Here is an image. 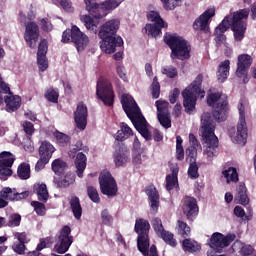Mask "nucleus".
I'll list each match as a JSON object with an SVG mask.
<instances>
[{"instance_id":"f257e3e1","label":"nucleus","mask_w":256,"mask_h":256,"mask_svg":"<svg viewBox=\"0 0 256 256\" xmlns=\"http://www.w3.org/2000/svg\"><path fill=\"white\" fill-rule=\"evenodd\" d=\"M249 18V9L244 8L233 13L232 16H226L222 22L215 28L214 41L217 50L223 45H227V36L225 32L231 27L234 33L235 41H243L245 31H247V19Z\"/></svg>"},{"instance_id":"f03ea898","label":"nucleus","mask_w":256,"mask_h":256,"mask_svg":"<svg viewBox=\"0 0 256 256\" xmlns=\"http://www.w3.org/2000/svg\"><path fill=\"white\" fill-rule=\"evenodd\" d=\"M123 1L124 0H105L99 4L97 0H84L86 10L90 16L83 15L80 19L88 31L97 33V23H99V19L107 17V15H109L111 11H115ZM95 19L97 22H95Z\"/></svg>"},{"instance_id":"7ed1b4c3","label":"nucleus","mask_w":256,"mask_h":256,"mask_svg":"<svg viewBox=\"0 0 256 256\" xmlns=\"http://www.w3.org/2000/svg\"><path fill=\"white\" fill-rule=\"evenodd\" d=\"M121 105L124 113H126L128 119H130L134 128L140 135L144 137L146 141H151V132L149 131V123L145 116L141 113V108L137 105V102L131 96H122Z\"/></svg>"},{"instance_id":"20e7f679","label":"nucleus","mask_w":256,"mask_h":256,"mask_svg":"<svg viewBox=\"0 0 256 256\" xmlns=\"http://www.w3.org/2000/svg\"><path fill=\"white\" fill-rule=\"evenodd\" d=\"M119 25L121 22L113 19L104 23L98 32V37L101 39L100 49L106 55H113L117 51V47H123V38L117 35Z\"/></svg>"},{"instance_id":"39448f33","label":"nucleus","mask_w":256,"mask_h":256,"mask_svg":"<svg viewBox=\"0 0 256 256\" xmlns=\"http://www.w3.org/2000/svg\"><path fill=\"white\" fill-rule=\"evenodd\" d=\"M215 127H217V124L211 117V113L204 112L201 116L200 133L206 145L204 155H206L208 161H213V158L217 155V149H219V138L215 135Z\"/></svg>"},{"instance_id":"423d86ee","label":"nucleus","mask_w":256,"mask_h":256,"mask_svg":"<svg viewBox=\"0 0 256 256\" xmlns=\"http://www.w3.org/2000/svg\"><path fill=\"white\" fill-rule=\"evenodd\" d=\"M164 42L171 50V59H178L179 61H187L191 57V44L185 38L177 34L164 35Z\"/></svg>"},{"instance_id":"0eeeda50","label":"nucleus","mask_w":256,"mask_h":256,"mask_svg":"<svg viewBox=\"0 0 256 256\" xmlns=\"http://www.w3.org/2000/svg\"><path fill=\"white\" fill-rule=\"evenodd\" d=\"M206 101L208 107H212V117L217 123L227 121V117H229V99L227 96L219 92L210 93Z\"/></svg>"},{"instance_id":"6e6552de","label":"nucleus","mask_w":256,"mask_h":256,"mask_svg":"<svg viewBox=\"0 0 256 256\" xmlns=\"http://www.w3.org/2000/svg\"><path fill=\"white\" fill-rule=\"evenodd\" d=\"M203 85V74H198L191 85L182 92L183 105L186 113L191 114L197 105V97L203 99L205 90L201 89Z\"/></svg>"},{"instance_id":"1a4fd4ad","label":"nucleus","mask_w":256,"mask_h":256,"mask_svg":"<svg viewBox=\"0 0 256 256\" xmlns=\"http://www.w3.org/2000/svg\"><path fill=\"white\" fill-rule=\"evenodd\" d=\"M151 230V224L149 221L138 218L136 219L134 231L137 233V248L143 256H149V246H150V239H149V231Z\"/></svg>"},{"instance_id":"9d476101","label":"nucleus","mask_w":256,"mask_h":256,"mask_svg":"<svg viewBox=\"0 0 256 256\" xmlns=\"http://www.w3.org/2000/svg\"><path fill=\"white\" fill-rule=\"evenodd\" d=\"M96 95L106 107H113L115 103V92L113 91V84L109 79L101 76L96 85Z\"/></svg>"},{"instance_id":"9b49d317","label":"nucleus","mask_w":256,"mask_h":256,"mask_svg":"<svg viewBox=\"0 0 256 256\" xmlns=\"http://www.w3.org/2000/svg\"><path fill=\"white\" fill-rule=\"evenodd\" d=\"M147 19L153 23L146 24L144 27L145 33L148 35V37H160V35L163 34L162 29H167V27H169V24L163 20L161 14H159L157 11H150L147 14Z\"/></svg>"},{"instance_id":"f8f14e48","label":"nucleus","mask_w":256,"mask_h":256,"mask_svg":"<svg viewBox=\"0 0 256 256\" xmlns=\"http://www.w3.org/2000/svg\"><path fill=\"white\" fill-rule=\"evenodd\" d=\"M238 111L239 121L237 123V132L236 135H230V137L233 143H237V145H245L247 143L248 129L247 121L245 120V105L243 102H239Z\"/></svg>"},{"instance_id":"ddd939ff","label":"nucleus","mask_w":256,"mask_h":256,"mask_svg":"<svg viewBox=\"0 0 256 256\" xmlns=\"http://www.w3.org/2000/svg\"><path fill=\"white\" fill-rule=\"evenodd\" d=\"M237 236L235 234H227L226 236L215 232L209 239L208 245L216 253H222L225 247H229L235 241Z\"/></svg>"},{"instance_id":"4468645a","label":"nucleus","mask_w":256,"mask_h":256,"mask_svg":"<svg viewBox=\"0 0 256 256\" xmlns=\"http://www.w3.org/2000/svg\"><path fill=\"white\" fill-rule=\"evenodd\" d=\"M99 185L102 195H107V197H115V195H117V182L109 171L101 172Z\"/></svg>"},{"instance_id":"2eb2a0df","label":"nucleus","mask_w":256,"mask_h":256,"mask_svg":"<svg viewBox=\"0 0 256 256\" xmlns=\"http://www.w3.org/2000/svg\"><path fill=\"white\" fill-rule=\"evenodd\" d=\"M253 63V58L248 54H241L238 56L236 76L240 79L243 78V83H249V69H251V64Z\"/></svg>"},{"instance_id":"dca6fc26","label":"nucleus","mask_w":256,"mask_h":256,"mask_svg":"<svg viewBox=\"0 0 256 256\" xmlns=\"http://www.w3.org/2000/svg\"><path fill=\"white\" fill-rule=\"evenodd\" d=\"M13 163H15V155L11 152L3 151L0 153V177L6 179L13 175Z\"/></svg>"},{"instance_id":"f3484780","label":"nucleus","mask_w":256,"mask_h":256,"mask_svg":"<svg viewBox=\"0 0 256 256\" xmlns=\"http://www.w3.org/2000/svg\"><path fill=\"white\" fill-rule=\"evenodd\" d=\"M59 245L56 247L57 253L63 255L69 251V247L73 245V236H71V227L65 225L60 230V235L58 237Z\"/></svg>"},{"instance_id":"a211bd4d","label":"nucleus","mask_w":256,"mask_h":256,"mask_svg":"<svg viewBox=\"0 0 256 256\" xmlns=\"http://www.w3.org/2000/svg\"><path fill=\"white\" fill-rule=\"evenodd\" d=\"M212 17H215V8H209L204 11L193 23V29L195 31H202L203 33H209V21Z\"/></svg>"},{"instance_id":"6ab92c4d","label":"nucleus","mask_w":256,"mask_h":256,"mask_svg":"<svg viewBox=\"0 0 256 256\" xmlns=\"http://www.w3.org/2000/svg\"><path fill=\"white\" fill-rule=\"evenodd\" d=\"M24 40L30 49L37 47V41H39V26L35 22H29L26 25Z\"/></svg>"},{"instance_id":"aec40b11","label":"nucleus","mask_w":256,"mask_h":256,"mask_svg":"<svg viewBox=\"0 0 256 256\" xmlns=\"http://www.w3.org/2000/svg\"><path fill=\"white\" fill-rule=\"evenodd\" d=\"M87 117H89L87 105H85L83 102H80L77 105L76 111H74V121L76 123L77 129H80V131H85L87 128Z\"/></svg>"},{"instance_id":"412c9836","label":"nucleus","mask_w":256,"mask_h":256,"mask_svg":"<svg viewBox=\"0 0 256 256\" xmlns=\"http://www.w3.org/2000/svg\"><path fill=\"white\" fill-rule=\"evenodd\" d=\"M182 211L189 221H193V218L197 217L199 213L197 199L191 196H186L183 201Z\"/></svg>"},{"instance_id":"4be33fe9","label":"nucleus","mask_w":256,"mask_h":256,"mask_svg":"<svg viewBox=\"0 0 256 256\" xmlns=\"http://www.w3.org/2000/svg\"><path fill=\"white\" fill-rule=\"evenodd\" d=\"M72 43H74L77 51H83L89 45V37L81 32L77 25L72 26Z\"/></svg>"},{"instance_id":"5701e85b","label":"nucleus","mask_w":256,"mask_h":256,"mask_svg":"<svg viewBox=\"0 0 256 256\" xmlns=\"http://www.w3.org/2000/svg\"><path fill=\"white\" fill-rule=\"evenodd\" d=\"M49 46L47 45V40L42 39L38 46L37 52V63L40 71H46L49 67V62L47 61V51Z\"/></svg>"},{"instance_id":"b1692460","label":"nucleus","mask_w":256,"mask_h":256,"mask_svg":"<svg viewBox=\"0 0 256 256\" xmlns=\"http://www.w3.org/2000/svg\"><path fill=\"white\" fill-rule=\"evenodd\" d=\"M131 152L127 149L125 144L119 146L118 150L114 153V163L116 167H124L131 161Z\"/></svg>"},{"instance_id":"393cba45","label":"nucleus","mask_w":256,"mask_h":256,"mask_svg":"<svg viewBox=\"0 0 256 256\" xmlns=\"http://www.w3.org/2000/svg\"><path fill=\"white\" fill-rule=\"evenodd\" d=\"M145 193L148 197V201L150 202V209L157 213L159 211V204H160V196L159 191L155 185L150 184L145 188Z\"/></svg>"},{"instance_id":"a878e982","label":"nucleus","mask_w":256,"mask_h":256,"mask_svg":"<svg viewBox=\"0 0 256 256\" xmlns=\"http://www.w3.org/2000/svg\"><path fill=\"white\" fill-rule=\"evenodd\" d=\"M171 174L166 176V190L171 192L173 189H179V166L170 164Z\"/></svg>"},{"instance_id":"bb28decb","label":"nucleus","mask_w":256,"mask_h":256,"mask_svg":"<svg viewBox=\"0 0 256 256\" xmlns=\"http://www.w3.org/2000/svg\"><path fill=\"white\" fill-rule=\"evenodd\" d=\"M4 103L7 113H15L21 107V97L11 93L10 96L4 97Z\"/></svg>"},{"instance_id":"cd10ccee","label":"nucleus","mask_w":256,"mask_h":256,"mask_svg":"<svg viewBox=\"0 0 256 256\" xmlns=\"http://www.w3.org/2000/svg\"><path fill=\"white\" fill-rule=\"evenodd\" d=\"M74 165L76 167V174L81 179L85 169H87V155L83 152H78L74 160Z\"/></svg>"},{"instance_id":"c85d7f7f","label":"nucleus","mask_w":256,"mask_h":256,"mask_svg":"<svg viewBox=\"0 0 256 256\" xmlns=\"http://www.w3.org/2000/svg\"><path fill=\"white\" fill-rule=\"evenodd\" d=\"M235 201L239 205H249V195H247V186H245V183H241L236 188Z\"/></svg>"},{"instance_id":"c756f323","label":"nucleus","mask_w":256,"mask_h":256,"mask_svg":"<svg viewBox=\"0 0 256 256\" xmlns=\"http://www.w3.org/2000/svg\"><path fill=\"white\" fill-rule=\"evenodd\" d=\"M38 153L40 158L51 161V157L55 153V147L50 142L44 141L41 143Z\"/></svg>"},{"instance_id":"7c9ffc66","label":"nucleus","mask_w":256,"mask_h":256,"mask_svg":"<svg viewBox=\"0 0 256 256\" xmlns=\"http://www.w3.org/2000/svg\"><path fill=\"white\" fill-rule=\"evenodd\" d=\"M231 61L224 60L218 66L217 79L219 83H225L229 77V70L231 69Z\"/></svg>"},{"instance_id":"2f4dec72","label":"nucleus","mask_w":256,"mask_h":256,"mask_svg":"<svg viewBox=\"0 0 256 256\" xmlns=\"http://www.w3.org/2000/svg\"><path fill=\"white\" fill-rule=\"evenodd\" d=\"M120 130L117 131L116 141H125V139H129V137H133V129L127 125V123L122 122L120 124Z\"/></svg>"},{"instance_id":"473e14b6","label":"nucleus","mask_w":256,"mask_h":256,"mask_svg":"<svg viewBox=\"0 0 256 256\" xmlns=\"http://www.w3.org/2000/svg\"><path fill=\"white\" fill-rule=\"evenodd\" d=\"M70 207L75 219H81V215H83V208L81 207V201L79 197L74 196L70 200Z\"/></svg>"},{"instance_id":"72a5a7b5","label":"nucleus","mask_w":256,"mask_h":256,"mask_svg":"<svg viewBox=\"0 0 256 256\" xmlns=\"http://www.w3.org/2000/svg\"><path fill=\"white\" fill-rule=\"evenodd\" d=\"M34 192L38 196V199L43 203H47L49 199V191H47L46 184H38L34 186Z\"/></svg>"},{"instance_id":"f704fd0d","label":"nucleus","mask_w":256,"mask_h":256,"mask_svg":"<svg viewBox=\"0 0 256 256\" xmlns=\"http://www.w3.org/2000/svg\"><path fill=\"white\" fill-rule=\"evenodd\" d=\"M222 175L226 179V183H237L239 181V173H237V168L229 167L227 170L222 171Z\"/></svg>"},{"instance_id":"c9c22d12","label":"nucleus","mask_w":256,"mask_h":256,"mask_svg":"<svg viewBox=\"0 0 256 256\" xmlns=\"http://www.w3.org/2000/svg\"><path fill=\"white\" fill-rule=\"evenodd\" d=\"M182 247L184 251H188L189 253H197V251L201 250V246L196 241H192L189 238L183 240Z\"/></svg>"},{"instance_id":"e433bc0d","label":"nucleus","mask_w":256,"mask_h":256,"mask_svg":"<svg viewBox=\"0 0 256 256\" xmlns=\"http://www.w3.org/2000/svg\"><path fill=\"white\" fill-rule=\"evenodd\" d=\"M17 175L23 181L29 179L31 177V166L27 163L20 164L17 169Z\"/></svg>"},{"instance_id":"4c0bfd02","label":"nucleus","mask_w":256,"mask_h":256,"mask_svg":"<svg viewBox=\"0 0 256 256\" xmlns=\"http://www.w3.org/2000/svg\"><path fill=\"white\" fill-rule=\"evenodd\" d=\"M53 136L55 137L58 145H60V147H66V145H69V143H71V136L67 135L63 132H59L58 130H56L53 133Z\"/></svg>"},{"instance_id":"58836bf2","label":"nucleus","mask_w":256,"mask_h":256,"mask_svg":"<svg viewBox=\"0 0 256 256\" xmlns=\"http://www.w3.org/2000/svg\"><path fill=\"white\" fill-rule=\"evenodd\" d=\"M0 197L7 201H15L17 199V189L11 187H4L0 191Z\"/></svg>"},{"instance_id":"ea45409f","label":"nucleus","mask_w":256,"mask_h":256,"mask_svg":"<svg viewBox=\"0 0 256 256\" xmlns=\"http://www.w3.org/2000/svg\"><path fill=\"white\" fill-rule=\"evenodd\" d=\"M177 232H178V235L183 237V239H187V237H189V235H191V227H189V225H187V223H185L184 221L178 220L177 221Z\"/></svg>"},{"instance_id":"a19ab883","label":"nucleus","mask_w":256,"mask_h":256,"mask_svg":"<svg viewBox=\"0 0 256 256\" xmlns=\"http://www.w3.org/2000/svg\"><path fill=\"white\" fill-rule=\"evenodd\" d=\"M21 214L19 213H12L8 216V222H7V227L15 228L19 227L21 225Z\"/></svg>"},{"instance_id":"79ce46f5","label":"nucleus","mask_w":256,"mask_h":256,"mask_svg":"<svg viewBox=\"0 0 256 256\" xmlns=\"http://www.w3.org/2000/svg\"><path fill=\"white\" fill-rule=\"evenodd\" d=\"M151 94L153 99H159L161 95V84L159 83V78H157V76L153 78L151 84Z\"/></svg>"},{"instance_id":"37998d69","label":"nucleus","mask_w":256,"mask_h":256,"mask_svg":"<svg viewBox=\"0 0 256 256\" xmlns=\"http://www.w3.org/2000/svg\"><path fill=\"white\" fill-rule=\"evenodd\" d=\"M44 97L50 103H58L59 102V91L54 88H49L48 90H46Z\"/></svg>"},{"instance_id":"c03bdc74","label":"nucleus","mask_w":256,"mask_h":256,"mask_svg":"<svg viewBox=\"0 0 256 256\" xmlns=\"http://www.w3.org/2000/svg\"><path fill=\"white\" fill-rule=\"evenodd\" d=\"M157 117L160 125H162L164 129L171 128V114L169 112L164 114H157Z\"/></svg>"},{"instance_id":"a18cd8bd","label":"nucleus","mask_w":256,"mask_h":256,"mask_svg":"<svg viewBox=\"0 0 256 256\" xmlns=\"http://www.w3.org/2000/svg\"><path fill=\"white\" fill-rule=\"evenodd\" d=\"M66 168L67 162L61 159H56L52 162V171H54V173L56 174L63 173V171H65Z\"/></svg>"},{"instance_id":"49530a36","label":"nucleus","mask_w":256,"mask_h":256,"mask_svg":"<svg viewBox=\"0 0 256 256\" xmlns=\"http://www.w3.org/2000/svg\"><path fill=\"white\" fill-rule=\"evenodd\" d=\"M161 73L162 75H166L168 79H175V77L179 75V72L175 66H164L161 69Z\"/></svg>"},{"instance_id":"de8ad7c7","label":"nucleus","mask_w":256,"mask_h":256,"mask_svg":"<svg viewBox=\"0 0 256 256\" xmlns=\"http://www.w3.org/2000/svg\"><path fill=\"white\" fill-rule=\"evenodd\" d=\"M87 195L93 203H101V198L99 197V191H97V188L88 186Z\"/></svg>"},{"instance_id":"09e8293b","label":"nucleus","mask_w":256,"mask_h":256,"mask_svg":"<svg viewBox=\"0 0 256 256\" xmlns=\"http://www.w3.org/2000/svg\"><path fill=\"white\" fill-rule=\"evenodd\" d=\"M11 95V88L9 84L3 81V77L0 76V105H3V95Z\"/></svg>"},{"instance_id":"8fccbe9b","label":"nucleus","mask_w":256,"mask_h":256,"mask_svg":"<svg viewBox=\"0 0 256 256\" xmlns=\"http://www.w3.org/2000/svg\"><path fill=\"white\" fill-rule=\"evenodd\" d=\"M157 115L169 113V102L165 100H157L156 102Z\"/></svg>"},{"instance_id":"3c124183","label":"nucleus","mask_w":256,"mask_h":256,"mask_svg":"<svg viewBox=\"0 0 256 256\" xmlns=\"http://www.w3.org/2000/svg\"><path fill=\"white\" fill-rule=\"evenodd\" d=\"M186 161H189V163L197 161V148L195 146H190L186 149Z\"/></svg>"},{"instance_id":"603ef678","label":"nucleus","mask_w":256,"mask_h":256,"mask_svg":"<svg viewBox=\"0 0 256 256\" xmlns=\"http://www.w3.org/2000/svg\"><path fill=\"white\" fill-rule=\"evenodd\" d=\"M188 177H190V179H199V166H197V162H190Z\"/></svg>"},{"instance_id":"864d4df0","label":"nucleus","mask_w":256,"mask_h":256,"mask_svg":"<svg viewBox=\"0 0 256 256\" xmlns=\"http://www.w3.org/2000/svg\"><path fill=\"white\" fill-rule=\"evenodd\" d=\"M160 237L167 243L168 245H171V247H175L177 245V241L173 239V234L170 233L169 231L164 230L161 234Z\"/></svg>"},{"instance_id":"5fc2aeb1","label":"nucleus","mask_w":256,"mask_h":256,"mask_svg":"<svg viewBox=\"0 0 256 256\" xmlns=\"http://www.w3.org/2000/svg\"><path fill=\"white\" fill-rule=\"evenodd\" d=\"M75 182V177L71 175H66L64 178L60 179L57 182V187H69L71 183Z\"/></svg>"},{"instance_id":"6e6d98bb","label":"nucleus","mask_w":256,"mask_h":256,"mask_svg":"<svg viewBox=\"0 0 256 256\" xmlns=\"http://www.w3.org/2000/svg\"><path fill=\"white\" fill-rule=\"evenodd\" d=\"M152 227L157 235H160L165 231V228L163 227V222L159 218H155L154 220H152Z\"/></svg>"},{"instance_id":"4d7b16f0","label":"nucleus","mask_w":256,"mask_h":256,"mask_svg":"<svg viewBox=\"0 0 256 256\" xmlns=\"http://www.w3.org/2000/svg\"><path fill=\"white\" fill-rule=\"evenodd\" d=\"M12 249L14 253H17V255H25V250L27 249V247L23 242H14V244L12 245Z\"/></svg>"},{"instance_id":"13d9d810","label":"nucleus","mask_w":256,"mask_h":256,"mask_svg":"<svg viewBox=\"0 0 256 256\" xmlns=\"http://www.w3.org/2000/svg\"><path fill=\"white\" fill-rule=\"evenodd\" d=\"M32 207H34V211L40 215H45V204L39 202V201H32L31 202Z\"/></svg>"},{"instance_id":"bf43d9fd","label":"nucleus","mask_w":256,"mask_h":256,"mask_svg":"<svg viewBox=\"0 0 256 256\" xmlns=\"http://www.w3.org/2000/svg\"><path fill=\"white\" fill-rule=\"evenodd\" d=\"M101 218H102V223L104 225H111V223H113V216L109 214V211L107 209L101 212Z\"/></svg>"},{"instance_id":"052dcab7","label":"nucleus","mask_w":256,"mask_h":256,"mask_svg":"<svg viewBox=\"0 0 256 256\" xmlns=\"http://www.w3.org/2000/svg\"><path fill=\"white\" fill-rule=\"evenodd\" d=\"M73 40V27L67 29L62 34V43H70Z\"/></svg>"},{"instance_id":"680f3d73","label":"nucleus","mask_w":256,"mask_h":256,"mask_svg":"<svg viewBox=\"0 0 256 256\" xmlns=\"http://www.w3.org/2000/svg\"><path fill=\"white\" fill-rule=\"evenodd\" d=\"M254 251H255V249L253 248V246H251L249 244H244L240 249V255H242V256L253 255Z\"/></svg>"},{"instance_id":"e2e57ef3","label":"nucleus","mask_w":256,"mask_h":256,"mask_svg":"<svg viewBox=\"0 0 256 256\" xmlns=\"http://www.w3.org/2000/svg\"><path fill=\"white\" fill-rule=\"evenodd\" d=\"M23 129L26 135H33L35 133V126L29 121L23 123Z\"/></svg>"},{"instance_id":"0e129e2a","label":"nucleus","mask_w":256,"mask_h":256,"mask_svg":"<svg viewBox=\"0 0 256 256\" xmlns=\"http://www.w3.org/2000/svg\"><path fill=\"white\" fill-rule=\"evenodd\" d=\"M14 237L16 239H18L19 243H28L30 240H29V237L27 236V232H16L14 234Z\"/></svg>"},{"instance_id":"69168bd1","label":"nucleus","mask_w":256,"mask_h":256,"mask_svg":"<svg viewBox=\"0 0 256 256\" xmlns=\"http://www.w3.org/2000/svg\"><path fill=\"white\" fill-rule=\"evenodd\" d=\"M41 29L42 31H45V32L53 31V24L49 22V19L44 18L41 20Z\"/></svg>"},{"instance_id":"338daca9","label":"nucleus","mask_w":256,"mask_h":256,"mask_svg":"<svg viewBox=\"0 0 256 256\" xmlns=\"http://www.w3.org/2000/svg\"><path fill=\"white\" fill-rule=\"evenodd\" d=\"M60 5L64 9V11H67L68 13H73V5H72L71 1L61 0Z\"/></svg>"},{"instance_id":"774afa93","label":"nucleus","mask_w":256,"mask_h":256,"mask_svg":"<svg viewBox=\"0 0 256 256\" xmlns=\"http://www.w3.org/2000/svg\"><path fill=\"white\" fill-rule=\"evenodd\" d=\"M48 163H49V160H46L45 158L40 157L39 160L37 161L36 165H35V171H37V172L43 171V168Z\"/></svg>"}]
</instances>
